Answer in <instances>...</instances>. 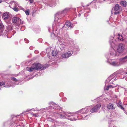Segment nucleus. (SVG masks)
<instances>
[{
	"mask_svg": "<svg viewBox=\"0 0 127 127\" xmlns=\"http://www.w3.org/2000/svg\"><path fill=\"white\" fill-rule=\"evenodd\" d=\"M64 16L61 11L58 12L55 14V22L52 25V29L53 31H55V32L57 35V36H55V34L52 33L51 34V36L52 38L55 39V38L57 37L60 42H64V40L65 38H63L61 36L58 35L59 34L58 33L57 31L58 30H62V28L64 26V24L60 23V20L62 19Z\"/></svg>",
	"mask_w": 127,
	"mask_h": 127,
	"instance_id": "f257e3e1",
	"label": "nucleus"
},
{
	"mask_svg": "<svg viewBox=\"0 0 127 127\" xmlns=\"http://www.w3.org/2000/svg\"><path fill=\"white\" fill-rule=\"evenodd\" d=\"M91 107L87 106L83 108L76 112L73 113H64L60 115L61 119H67L71 121H73L78 119V114H86L90 109Z\"/></svg>",
	"mask_w": 127,
	"mask_h": 127,
	"instance_id": "f03ea898",
	"label": "nucleus"
},
{
	"mask_svg": "<svg viewBox=\"0 0 127 127\" xmlns=\"http://www.w3.org/2000/svg\"><path fill=\"white\" fill-rule=\"evenodd\" d=\"M47 67L43 66L42 65L39 63H35L33 64L32 66L30 67H27L26 69L27 71L31 72L34 70H36L42 69V70L44 69Z\"/></svg>",
	"mask_w": 127,
	"mask_h": 127,
	"instance_id": "7ed1b4c3",
	"label": "nucleus"
},
{
	"mask_svg": "<svg viewBox=\"0 0 127 127\" xmlns=\"http://www.w3.org/2000/svg\"><path fill=\"white\" fill-rule=\"evenodd\" d=\"M53 108L54 109H55V111H56V112H54V115L57 118H61L60 116L62 114L64 113H67V112H64L61 113L59 112V111H60V110L61 109V107L59 106L58 105L55 104H53ZM52 107H53V106H52Z\"/></svg>",
	"mask_w": 127,
	"mask_h": 127,
	"instance_id": "20e7f679",
	"label": "nucleus"
},
{
	"mask_svg": "<svg viewBox=\"0 0 127 127\" xmlns=\"http://www.w3.org/2000/svg\"><path fill=\"white\" fill-rule=\"evenodd\" d=\"M12 23L16 26H19L21 24L23 23V21L17 16L13 17L12 19Z\"/></svg>",
	"mask_w": 127,
	"mask_h": 127,
	"instance_id": "39448f33",
	"label": "nucleus"
},
{
	"mask_svg": "<svg viewBox=\"0 0 127 127\" xmlns=\"http://www.w3.org/2000/svg\"><path fill=\"white\" fill-rule=\"evenodd\" d=\"M57 1H58V0H47L45 4L47 6L54 7L56 5Z\"/></svg>",
	"mask_w": 127,
	"mask_h": 127,
	"instance_id": "423d86ee",
	"label": "nucleus"
},
{
	"mask_svg": "<svg viewBox=\"0 0 127 127\" xmlns=\"http://www.w3.org/2000/svg\"><path fill=\"white\" fill-rule=\"evenodd\" d=\"M107 62L112 66H120L118 59L115 60L111 59L110 60H107Z\"/></svg>",
	"mask_w": 127,
	"mask_h": 127,
	"instance_id": "0eeeda50",
	"label": "nucleus"
},
{
	"mask_svg": "<svg viewBox=\"0 0 127 127\" xmlns=\"http://www.w3.org/2000/svg\"><path fill=\"white\" fill-rule=\"evenodd\" d=\"M90 106L91 107L90 111L92 113H93L96 112L100 108L101 105L100 104H98L94 107L92 105Z\"/></svg>",
	"mask_w": 127,
	"mask_h": 127,
	"instance_id": "6e6552de",
	"label": "nucleus"
},
{
	"mask_svg": "<svg viewBox=\"0 0 127 127\" xmlns=\"http://www.w3.org/2000/svg\"><path fill=\"white\" fill-rule=\"evenodd\" d=\"M125 46L124 44L122 43L119 44L117 48V52L119 53H122L125 50Z\"/></svg>",
	"mask_w": 127,
	"mask_h": 127,
	"instance_id": "1a4fd4ad",
	"label": "nucleus"
},
{
	"mask_svg": "<svg viewBox=\"0 0 127 127\" xmlns=\"http://www.w3.org/2000/svg\"><path fill=\"white\" fill-rule=\"evenodd\" d=\"M54 127H64L66 125V123H64L62 122H59L54 121Z\"/></svg>",
	"mask_w": 127,
	"mask_h": 127,
	"instance_id": "9d476101",
	"label": "nucleus"
},
{
	"mask_svg": "<svg viewBox=\"0 0 127 127\" xmlns=\"http://www.w3.org/2000/svg\"><path fill=\"white\" fill-rule=\"evenodd\" d=\"M116 76V75L115 74H113L111 75L107 79L106 81V83H108L110 82V81H111V82H110V83H111V82L114 80H116L117 79H116V77L115 78Z\"/></svg>",
	"mask_w": 127,
	"mask_h": 127,
	"instance_id": "9b49d317",
	"label": "nucleus"
},
{
	"mask_svg": "<svg viewBox=\"0 0 127 127\" xmlns=\"http://www.w3.org/2000/svg\"><path fill=\"white\" fill-rule=\"evenodd\" d=\"M113 46H111L110 49V53L111 55V58L115 57L117 56V52L113 48Z\"/></svg>",
	"mask_w": 127,
	"mask_h": 127,
	"instance_id": "f8f14e48",
	"label": "nucleus"
},
{
	"mask_svg": "<svg viewBox=\"0 0 127 127\" xmlns=\"http://www.w3.org/2000/svg\"><path fill=\"white\" fill-rule=\"evenodd\" d=\"M120 66L123 64L127 61V55L124 57L118 59Z\"/></svg>",
	"mask_w": 127,
	"mask_h": 127,
	"instance_id": "ddd939ff",
	"label": "nucleus"
},
{
	"mask_svg": "<svg viewBox=\"0 0 127 127\" xmlns=\"http://www.w3.org/2000/svg\"><path fill=\"white\" fill-rule=\"evenodd\" d=\"M72 54H73L72 51H69L63 54L61 56V57L63 58H66L71 56Z\"/></svg>",
	"mask_w": 127,
	"mask_h": 127,
	"instance_id": "4468645a",
	"label": "nucleus"
},
{
	"mask_svg": "<svg viewBox=\"0 0 127 127\" xmlns=\"http://www.w3.org/2000/svg\"><path fill=\"white\" fill-rule=\"evenodd\" d=\"M11 4L14 5L15 7L13 9L15 11L17 12L18 11V9L17 7H19V6L17 3L15 1H12L11 2Z\"/></svg>",
	"mask_w": 127,
	"mask_h": 127,
	"instance_id": "2eb2a0df",
	"label": "nucleus"
},
{
	"mask_svg": "<svg viewBox=\"0 0 127 127\" xmlns=\"http://www.w3.org/2000/svg\"><path fill=\"white\" fill-rule=\"evenodd\" d=\"M10 14L9 12H6L3 14L2 18L4 20L8 19L10 16Z\"/></svg>",
	"mask_w": 127,
	"mask_h": 127,
	"instance_id": "dca6fc26",
	"label": "nucleus"
},
{
	"mask_svg": "<svg viewBox=\"0 0 127 127\" xmlns=\"http://www.w3.org/2000/svg\"><path fill=\"white\" fill-rule=\"evenodd\" d=\"M113 37L112 36H110V38L109 43L111 46H115L116 44V41H114L113 42L112 40L113 39Z\"/></svg>",
	"mask_w": 127,
	"mask_h": 127,
	"instance_id": "f3484780",
	"label": "nucleus"
},
{
	"mask_svg": "<svg viewBox=\"0 0 127 127\" xmlns=\"http://www.w3.org/2000/svg\"><path fill=\"white\" fill-rule=\"evenodd\" d=\"M120 8L119 5L118 4H116L114 8V10L115 12H114L115 14H117L119 13V10Z\"/></svg>",
	"mask_w": 127,
	"mask_h": 127,
	"instance_id": "a211bd4d",
	"label": "nucleus"
},
{
	"mask_svg": "<svg viewBox=\"0 0 127 127\" xmlns=\"http://www.w3.org/2000/svg\"><path fill=\"white\" fill-rule=\"evenodd\" d=\"M70 8H66L62 11H61L64 16L69 11Z\"/></svg>",
	"mask_w": 127,
	"mask_h": 127,
	"instance_id": "6ab92c4d",
	"label": "nucleus"
},
{
	"mask_svg": "<svg viewBox=\"0 0 127 127\" xmlns=\"http://www.w3.org/2000/svg\"><path fill=\"white\" fill-rule=\"evenodd\" d=\"M117 85H109L107 86V87H105L104 89L105 90H108L109 88H113L116 87L117 86Z\"/></svg>",
	"mask_w": 127,
	"mask_h": 127,
	"instance_id": "aec40b11",
	"label": "nucleus"
},
{
	"mask_svg": "<svg viewBox=\"0 0 127 127\" xmlns=\"http://www.w3.org/2000/svg\"><path fill=\"white\" fill-rule=\"evenodd\" d=\"M107 107L108 109H113L115 108L114 105L110 103H109L107 105Z\"/></svg>",
	"mask_w": 127,
	"mask_h": 127,
	"instance_id": "412c9836",
	"label": "nucleus"
},
{
	"mask_svg": "<svg viewBox=\"0 0 127 127\" xmlns=\"http://www.w3.org/2000/svg\"><path fill=\"white\" fill-rule=\"evenodd\" d=\"M117 38L118 40L123 41L124 40L122 35L120 34H118L117 35Z\"/></svg>",
	"mask_w": 127,
	"mask_h": 127,
	"instance_id": "4be33fe9",
	"label": "nucleus"
},
{
	"mask_svg": "<svg viewBox=\"0 0 127 127\" xmlns=\"http://www.w3.org/2000/svg\"><path fill=\"white\" fill-rule=\"evenodd\" d=\"M6 27L7 30L9 31L12 29L13 26L11 23H9L7 25Z\"/></svg>",
	"mask_w": 127,
	"mask_h": 127,
	"instance_id": "5701e85b",
	"label": "nucleus"
},
{
	"mask_svg": "<svg viewBox=\"0 0 127 127\" xmlns=\"http://www.w3.org/2000/svg\"><path fill=\"white\" fill-rule=\"evenodd\" d=\"M60 49L62 51H64L66 50V46L64 44H62L60 45Z\"/></svg>",
	"mask_w": 127,
	"mask_h": 127,
	"instance_id": "b1692460",
	"label": "nucleus"
},
{
	"mask_svg": "<svg viewBox=\"0 0 127 127\" xmlns=\"http://www.w3.org/2000/svg\"><path fill=\"white\" fill-rule=\"evenodd\" d=\"M20 121L16 120L15 122H14V124L12 123V127H17V126H18V125H17L16 124H17L18 123H20Z\"/></svg>",
	"mask_w": 127,
	"mask_h": 127,
	"instance_id": "393cba45",
	"label": "nucleus"
},
{
	"mask_svg": "<svg viewBox=\"0 0 127 127\" xmlns=\"http://www.w3.org/2000/svg\"><path fill=\"white\" fill-rule=\"evenodd\" d=\"M66 25L68 27H69L70 28H72L73 26V24L69 22H66Z\"/></svg>",
	"mask_w": 127,
	"mask_h": 127,
	"instance_id": "a878e982",
	"label": "nucleus"
},
{
	"mask_svg": "<svg viewBox=\"0 0 127 127\" xmlns=\"http://www.w3.org/2000/svg\"><path fill=\"white\" fill-rule=\"evenodd\" d=\"M120 4L122 6L125 7L127 5V2L126 1H122L120 2Z\"/></svg>",
	"mask_w": 127,
	"mask_h": 127,
	"instance_id": "bb28decb",
	"label": "nucleus"
},
{
	"mask_svg": "<svg viewBox=\"0 0 127 127\" xmlns=\"http://www.w3.org/2000/svg\"><path fill=\"white\" fill-rule=\"evenodd\" d=\"M122 103L121 101H119L117 104V106L120 108L121 109L124 110V109L122 106Z\"/></svg>",
	"mask_w": 127,
	"mask_h": 127,
	"instance_id": "cd10ccee",
	"label": "nucleus"
},
{
	"mask_svg": "<svg viewBox=\"0 0 127 127\" xmlns=\"http://www.w3.org/2000/svg\"><path fill=\"white\" fill-rule=\"evenodd\" d=\"M52 55L53 56H55L57 54V53L55 51H53L52 52Z\"/></svg>",
	"mask_w": 127,
	"mask_h": 127,
	"instance_id": "c85d7f7f",
	"label": "nucleus"
},
{
	"mask_svg": "<svg viewBox=\"0 0 127 127\" xmlns=\"http://www.w3.org/2000/svg\"><path fill=\"white\" fill-rule=\"evenodd\" d=\"M75 44L73 43V42H71L70 43V44H69V46L71 48H74L75 46Z\"/></svg>",
	"mask_w": 127,
	"mask_h": 127,
	"instance_id": "c756f323",
	"label": "nucleus"
},
{
	"mask_svg": "<svg viewBox=\"0 0 127 127\" xmlns=\"http://www.w3.org/2000/svg\"><path fill=\"white\" fill-rule=\"evenodd\" d=\"M31 110H32L33 111H38L37 108H35V109L34 108H33V109H28L27 110V111L26 112H28V111H30Z\"/></svg>",
	"mask_w": 127,
	"mask_h": 127,
	"instance_id": "7c9ffc66",
	"label": "nucleus"
},
{
	"mask_svg": "<svg viewBox=\"0 0 127 127\" xmlns=\"http://www.w3.org/2000/svg\"><path fill=\"white\" fill-rule=\"evenodd\" d=\"M106 57L107 59V60H110V59H109L110 58H111V55H109V54H107L106 55Z\"/></svg>",
	"mask_w": 127,
	"mask_h": 127,
	"instance_id": "2f4dec72",
	"label": "nucleus"
},
{
	"mask_svg": "<svg viewBox=\"0 0 127 127\" xmlns=\"http://www.w3.org/2000/svg\"><path fill=\"white\" fill-rule=\"evenodd\" d=\"M98 2L99 3V0H94L90 3H98Z\"/></svg>",
	"mask_w": 127,
	"mask_h": 127,
	"instance_id": "473e14b6",
	"label": "nucleus"
},
{
	"mask_svg": "<svg viewBox=\"0 0 127 127\" xmlns=\"http://www.w3.org/2000/svg\"><path fill=\"white\" fill-rule=\"evenodd\" d=\"M24 12H25L26 14L27 15H28L30 13V11L29 10H24Z\"/></svg>",
	"mask_w": 127,
	"mask_h": 127,
	"instance_id": "72a5a7b5",
	"label": "nucleus"
},
{
	"mask_svg": "<svg viewBox=\"0 0 127 127\" xmlns=\"http://www.w3.org/2000/svg\"><path fill=\"white\" fill-rule=\"evenodd\" d=\"M11 79L12 80L15 82H17V80L14 77H11Z\"/></svg>",
	"mask_w": 127,
	"mask_h": 127,
	"instance_id": "f704fd0d",
	"label": "nucleus"
},
{
	"mask_svg": "<svg viewBox=\"0 0 127 127\" xmlns=\"http://www.w3.org/2000/svg\"><path fill=\"white\" fill-rule=\"evenodd\" d=\"M118 72L120 73H121L123 72V69H120L118 70Z\"/></svg>",
	"mask_w": 127,
	"mask_h": 127,
	"instance_id": "c9c22d12",
	"label": "nucleus"
},
{
	"mask_svg": "<svg viewBox=\"0 0 127 127\" xmlns=\"http://www.w3.org/2000/svg\"><path fill=\"white\" fill-rule=\"evenodd\" d=\"M67 100V98L65 97H64L62 98V100L64 101H66Z\"/></svg>",
	"mask_w": 127,
	"mask_h": 127,
	"instance_id": "e433bc0d",
	"label": "nucleus"
},
{
	"mask_svg": "<svg viewBox=\"0 0 127 127\" xmlns=\"http://www.w3.org/2000/svg\"><path fill=\"white\" fill-rule=\"evenodd\" d=\"M31 114L33 116H34L35 117H38V115L36 114L32 113Z\"/></svg>",
	"mask_w": 127,
	"mask_h": 127,
	"instance_id": "4c0bfd02",
	"label": "nucleus"
},
{
	"mask_svg": "<svg viewBox=\"0 0 127 127\" xmlns=\"http://www.w3.org/2000/svg\"><path fill=\"white\" fill-rule=\"evenodd\" d=\"M87 115H86L84 117H82V118L84 120H87L88 119L87 118Z\"/></svg>",
	"mask_w": 127,
	"mask_h": 127,
	"instance_id": "58836bf2",
	"label": "nucleus"
},
{
	"mask_svg": "<svg viewBox=\"0 0 127 127\" xmlns=\"http://www.w3.org/2000/svg\"><path fill=\"white\" fill-rule=\"evenodd\" d=\"M24 40L26 43H28L29 42V41L26 38L24 39Z\"/></svg>",
	"mask_w": 127,
	"mask_h": 127,
	"instance_id": "ea45409f",
	"label": "nucleus"
},
{
	"mask_svg": "<svg viewBox=\"0 0 127 127\" xmlns=\"http://www.w3.org/2000/svg\"><path fill=\"white\" fill-rule=\"evenodd\" d=\"M5 84L4 82H0V86H2L4 85Z\"/></svg>",
	"mask_w": 127,
	"mask_h": 127,
	"instance_id": "a19ab883",
	"label": "nucleus"
},
{
	"mask_svg": "<svg viewBox=\"0 0 127 127\" xmlns=\"http://www.w3.org/2000/svg\"><path fill=\"white\" fill-rule=\"evenodd\" d=\"M14 35V34H11V35H10V36H8V34H7V36L8 38H10L12 37V35Z\"/></svg>",
	"mask_w": 127,
	"mask_h": 127,
	"instance_id": "79ce46f5",
	"label": "nucleus"
},
{
	"mask_svg": "<svg viewBox=\"0 0 127 127\" xmlns=\"http://www.w3.org/2000/svg\"><path fill=\"white\" fill-rule=\"evenodd\" d=\"M25 29V28L23 26L21 28V30L22 31H23Z\"/></svg>",
	"mask_w": 127,
	"mask_h": 127,
	"instance_id": "37998d69",
	"label": "nucleus"
},
{
	"mask_svg": "<svg viewBox=\"0 0 127 127\" xmlns=\"http://www.w3.org/2000/svg\"><path fill=\"white\" fill-rule=\"evenodd\" d=\"M31 3H32L33 2L34 0H29Z\"/></svg>",
	"mask_w": 127,
	"mask_h": 127,
	"instance_id": "c03bdc74",
	"label": "nucleus"
},
{
	"mask_svg": "<svg viewBox=\"0 0 127 127\" xmlns=\"http://www.w3.org/2000/svg\"><path fill=\"white\" fill-rule=\"evenodd\" d=\"M34 53L35 54H37V53H38V51L37 50H35L34 51Z\"/></svg>",
	"mask_w": 127,
	"mask_h": 127,
	"instance_id": "a18cd8bd",
	"label": "nucleus"
},
{
	"mask_svg": "<svg viewBox=\"0 0 127 127\" xmlns=\"http://www.w3.org/2000/svg\"><path fill=\"white\" fill-rule=\"evenodd\" d=\"M33 46H31L30 47V49L31 50H32L33 49Z\"/></svg>",
	"mask_w": 127,
	"mask_h": 127,
	"instance_id": "49530a36",
	"label": "nucleus"
},
{
	"mask_svg": "<svg viewBox=\"0 0 127 127\" xmlns=\"http://www.w3.org/2000/svg\"><path fill=\"white\" fill-rule=\"evenodd\" d=\"M50 49H51V48H48L47 49H46V52H48V50H50Z\"/></svg>",
	"mask_w": 127,
	"mask_h": 127,
	"instance_id": "de8ad7c7",
	"label": "nucleus"
},
{
	"mask_svg": "<svg viewBox=\"0 0 127 127\" xmlns=\"http://www.w3.org/2000/svg\"><path fill=\"white\" fill-rule=\"evenodd\" d=\"M48 31L49 32H51V31H50V28H49L48 29Z\"/></svg>",
	"mask_w": 127,
	"mask_h": 127,
	"instance_id": "09e8293b",
	"label": "nucleus"
},
{
	"mask_svg": "<svg viewBox=\"0 0 127 127\" xmlns=\"http://www.w3.org/2000/svg\"><path fill=\"white\" fill-rule=\"evenodd\" d=\"M91 3H90L89 4H87L86 5V6H89Z\"/></svg>",
	"mask_w": 127,
	"mask_h": 127,
	"instance_id": "8fccbe9b",
	"label": "nucleus"
},
{
	"mask_svg": "<svg viewBox=\"0 0 127 127\" xmlns=\"http://www.w3.org/2000/svg\"><path fill=\"white\" fill-rule=\"evenodd\" d=\"M4 87H9L10 86H4Z\"/></svg>",
	"mask_w": 127,
	"mask_h": 127,
	"instance_id": "3c124183",
	"label": "nucleus"
},
{
	"mask_svg": "<svg viewBox=\"0 0 127 127\" xmlns=\"http://www.w3.org/2000/svg\"><path fill=\"white\" fill-rule=\"evenodd\" d=\"M2 1V0H0V3Z\"/></svg>",
	"mask_w": 127,
	"mask_h": 127,
	"instance_id": "603ef678",
	"label": "nucleus"
},
{
	"mask_svg": "<svg viewBox=\"0 0 127 127\" xmlns=\"http://www.w3.org/2000/svg\"><path fill=\"white\" fill-rule=\"evenodd\" d=\"M100 99V98L99 97H98L97 98V99L98 100H99V99Z\"/></svg>",
	"mask_w": 127,
	"mask_h": 127,
	"instance_id": "864d4df0",
	"label": "nucleus"
},
{
	"mask_svg": "<svg viewBox=\"0 0 127 127\" xmlns=\"http://www.w3.org/2000/svg\"><path fill=\"white\" fill-rule=\"evenodd\" d=\"M51 107H49L48 108H50V109H51Z\"/></svg>",
	"mask_w": 127,
	"mask_h": 127,
	"instance_id": "5fc2aeb1",
	"label": "nucleus"
},
{
	"mask_svg": "<svg viewBox=\"0 0 127 127\" xmlns=\"http://www.w3.org/2000/svg\"><path fill=\"white\" fill-rule=\"evenodd\" d=\"M7 124V123H5L4 124V125H5V124Z\"/></svg>",
	"mask_w": 127,
	"mask_h": 127,
	"instance_id": "6e6d98bb",
	"label": "nucleus"
},
{
	"mask_svg": "<svg viewBox=\"0 0 127 127\" xmlns=\"http://www.w3.org/2000/svg\"><path fill=\"white\" fill-rule=\"evenodd\" d=\"M125 91L126 92V89H125Z\"/></svg>",
	"mask_w": 127,
	"mask_h": 127,
	"instance_id": "4d7b16f0",
	"label": "nucleus"
},
{
	"mask_svg": "<svg viewBox=\"0 0 127 127\" xmlns=\"http://www.w3.org/2000/svg\"><path fill=\"white\" fill-rule=\"evenodd\" d=\"M86 15V14H85V15H85V16Z\"/></svg>",
	"mask_w": 127,
	"mask_h": 127,
	"instance_id": "13d9d810",
	"label": "nucleus"
},
{
	"mask_svg": "<svg viewBox=\"0 0 127 127\" xmlns=\"http://www.w3.org/2000/svg\"><path fill=\"white\" fill-rule=\"evenodd\" d=\"M77 23L76 22V23H75L74 24H76Z\"/></svg>",
	"mask_w": 127,
	"mask_h": 127,
	"instance_id": "bf43d9fd",
	"label": "nucleus"
},
{
	"mask_svg": "<svg viewBox=\"0 0 127 127\" xmlns=\"http://www.w3.org/2000/svg\"><path fill=\"white\" fill-rule=\"evenodd\" d=\"M126 73L127 74V72H126Z\"/></svg>",
	"mask_w": 127,
	"mask_h": 127,
	"instance_id": "052dcab7",
	"label": "nucleus"
},
{
	"mask_svg": "<svg viewBox=\"0 0 127 127\" xmlns=\"http://www.w3.org/2000/svg\"><path fill=\"white\" fill-rule=\"evenodd\" d=\"M126 81H127V80L126 79Z\"/></svg>",
	"mask_w": 127,
	"mask_h": 127,
	"instance_id": "680f3d73",
	"label": "nucleus"
}]
</instances>
